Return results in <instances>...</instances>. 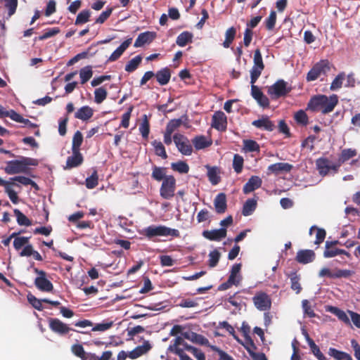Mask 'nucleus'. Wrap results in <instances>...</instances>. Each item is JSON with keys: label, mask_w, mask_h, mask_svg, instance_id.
I'll list each match as a JSON object with an SVG mask.
<instances>
[{"label": "nucleus", "mask_w": 360, "mask_h": 360, "mask_svg": "<svg viewBox=\"0 0 360 360\" xmlns=\"http://www.w3.org/2000/svg\"><path fill=\"white\" fill-rule=\"evenodd\" d=\"M338 103V97L335 94L328 97L326 95L312 96L307 103V110L313 112L321 111L323 114L332 112Z\"/></svg>", "instance_id": "1"}, {"label": "nucleus", "mask_w": 360, "mask_h": 360, "mask_svg": "<svg viewBox=\"0 0 360 360\" xmlns=\"http://www.w3.org/2000/svg\"><path fill=\"white\" fill-rule=\"evenodd\" d=\"M39 161L37 159L20 156L18 160H11L6 162L4 171L8 174L27 173L29 166H37Z\"/></svg>", "instance_id": "2"}, {"label": "nucleus", "mask_w": 360, "mask_h": 360, "mask_svg": "<svg viewBox=\"0 0 360 360\" xmlns=\"http://www.w3.org/2000/svg\"><path fill=\"white\" fill-rule=\"evenodd\" d=\"M141 234L148 239H152L154 237L158 236H172L175 238L180 237V232L179 230L171 229L163 225L149 226L142 231Z\"/></svg>", "instance_id": "3"}, {"label": "nucleus", "mask_w": 360, "mask_h": 360, "mask_svg": "<svg viewBox=\"0 0 360 360\" xmlns=\"http://www.w3.org/2000/svg\"><path fill=\"white\" fill-rule=\"evenodd\" d=\"M292 91V87L283 79L277 80L274 84L269 86L267 93L272 100L285 97Z\"/></svg>", "instance_id": "4"}, {"label": "nucleus", "mask_w": 360, "mask_h": 360, "mask_svg": "<svg viewBox=\"0 0 360 360\" xmlns=\"http://www.w3.org/2000/svg\"><path fill=\"white\" fill-rule=\"evenodd\" d=\"M173 141L179 152L182 155L189 156L193 153V146L185 135L176 133L173 136Z\"/></svg>", "instance_id": "5"}, {"label": "nucleus", "mask_w": 360, "mask_h": 360, "mask_svg": "<svg viewBox=\"0 0 360 360\" xmlns=\"http://www.w3.org/2000/svg\"><path fill=\"white\" fill-rule=\"evenodd\" d=\"M253 63V66L250 70L251 84H255L257 82L261 75L262 72L264 69V64L263 63L262 53L259 49H257L254 51Z\"/></svg>", "instance_id": "6"}, {"label": "nucleus", "mask_w": 360, "mask_h": 360, "mask_svg": "<svg viewBox=\"0 0 360 360\" xmlns=\"http://www.w3.org/2000/svg\"><path fill=\"white\" fill-rule=\"evenodd\" d=\"M176 189V179L172 175L167 176L160 186V196L166 200L171 199L174 195Z\"/></svg>", "instance_id": "7"}, {"label": "nucleus", "mask_w": 360, "mask_h": 360, "mask_svg": "<svg viewBox=\"0 0 360 360\" xmlns=\"http://www.w3.org/2000/svg\"><path fill=\"white\" fill-rule=\"evenodd\" d=\"M34 272L38 275L34 279L36 288L41 292H51L53 290V285L46 278V273L37 268L34 269Z\"/></svg>", "instance_id": "8"}, {"label": "nucleus", "mask_w": 360, "mask_h": 360, "mask_svg": "<svg viewBox=\"0 0 360 360\" xmlns=\"http://www.w3.org/2000/svg\"><path fill=\"white\" fill-rule=\"evenodd\" d=\"M330 70L329 62L327 60H321L316 63L307 75L308 82L314 81L322 74L325 75Z\"/></svg>", "instance_id": "9"}, {"label": "nucleus", "mask_w": 360, "mask_h": 360, "mask_svg": "<svg viewBox=\"0 0 360 360\" xmlns=\"http://www.w3.org/2000/svg\"><path fill=\"white\" fill-rule=\"evenodd\" d=\"M49 328L55 333L59 335H65L68 334L70 330L76 331L78 333H82L86 334L87 332H82L79 331L77 330H75L70 327L68 326V324L63 323L62 321H60L58 319L56 318H50L49 319Z\"/></svg>", "instance_id": "10"}, {"label": "nucleus", "mask_w": 360, "mask_h": 360, "mask_svg": "<svg viewBox=\"0 0 360 360\" xmlns=\"http://www.w3.org/2000/svg\"><path fill=\"white\" fill-rule=\"evenodd\" d=\"M252 302L255 307L259 311H269L271 307V299L264 292L260 291L252 297Z\"/></svg>", "instance_id": "11"}, {"label": "nucleus", "mask_w": 360, "mask_h": 360, "mask_svg": "<svg viewBox=\"0 0 360 360\" xmlns=\"http://www.w3.org/2000/svg\"><path fill=\"white\" fill-rule=\"evenodd\" d=\"M212 127L219 131H225L227 127V117L224 112L217 111L212 117Z\"/></svg>", "instance_id": "12"}, {"label": "nucleus", "mask_w": 360, "mask_h": 360, "mask_svg": "<svg viewBox=\"0 0 360 360\" xmlns=\"http://www.w3.org/2000/svg\"><path fill=\"white\" fill-rule=\"evenodd\" d=\"M227 231L225 228H221L214 230H205L202 232V236L212 241H220L226 238Z\"/></svg>", "instance_id": "13"}, {"label": "nucleus", "mask_w": 360, "mask_h": 360, "mask_svg": "<svg viewBox=\"0 0 360 360\" xmlns=\"http://www.w3.org/2000/svg\"><path fill=\"white\" fill-rule=\"evenodd\" d=\"M251 95L259 105L263 108H267L269 105V98L263 94L260 89L255 86V84H251Z\"/></svg>", "instance_id": "14"}, {"label": "nucleus", "mask_w": 360, "mask_h": 360, "mask_svg": "<svg viewBox=\"0 0 360 360\" xmlns=\"http://www.w3.org/2000/svg\"><path fill=\"white\" fill-rule=\"evenodd\" d=\"M182 336L193 343L198 344L200 345L209 346V340L205 336L194 333L193 331H186L182 333Z\"/></svg>", "instance_id": "15"}, {"label": "nucleus", "mask_w": 360, "mask_h": 360, "mask_svg": "<svg viewBox=\"0 0 360 360\" xmlns=\"http://www.w3.org/2000/svg\"><path fill=\"white\" fill-rule=\"evenodd\" d=\"M252 124L256 128L268 131H272L276 127L274 123L266 115H264L261 118L254 120Z\"/></svg>", "instance_id": "16"}, {"label": "nucleus", "mask_w": 360, "mask_h": 360, "mask_svg": "<svg viewBox=\"0 0 360 360\" xmlns=\"http://www.w3.org/2000/svg\"><path fill=\"white\" fill-rule=\"evenodd\" d=\"M12 186H18V184L10 181L4 180L0 177V186H4L5 192L8 194L10 200L14 204L18 203V197L17 193L11 188Z\"/></svg>", "instance_id": "17"}, {"label": "nucleus", "mask_w": 360, "mask_h": 360, "mask_svg": "<svg viewBox=\"0 0 360 360\" xmlns=\"http://www.w3.org/2000/svg\"><path fill=\"white\" fill-rule=\"evenodd\" d=\"M72 155L68 157L65 169L77 167L83 163L84 158L79 150H72Z\"/></svg>", "instance_id": "18"}, {"label": "nucleus", "mask_w": 360, "mask_h": 360, "mask_svg": "<svg viewBox=\"0 0 360 360\" xmlns=\"http://www.w3.org/2000/svg\"><path fill=\"white\" fill-rule=\"evenodd\" d=\"M292 165L287 162H277L269 165L267 168V174H274L278 175L281 172H289Z\"/></svg>", "instance_id": "19"}, {"label": "nucleus", "mask_w": 360, "mask_h": 360, "mask_svg": "<svg viewBox=\"0 0 360 360\" xmlns=\"http://www.w3.org/2000/svg\"><path fill=\"white\" fill-rule=\"evenodd\" d=\"M262 184V179L258 176H252L248 182L243 186V191L248 194L261 187Z\"/></svg>", "instance_id": "20"}, {"label": "nucleus", "mask_w": 360, "mask_h": 360, "mask_svg": "<svg viewBox=\"0 0 360 360\" xmlns=\"http://www.w3.org/2000/svg\"><path fill=\"white\" fill-rule=\"evenodd\" d=\"M156 37V34L153 32H145L141 33L134 42V47H141L146 44L151 43Z\"/></svg>", "instance_id": "21"}, {"label": "nucleus", "mask_w": 360, "mask_h": 360, "mask_svg": "<svg viewBox=\"0 0 360 360\" xmlns=\"http://www.w3.org/2000/svg\"><path fill=\"white\" fill-rule=\"evenodd\" d=\"M214 205L217 213H224L227 209V201L226 194L224 193H220L217 194L214 200Z\"/></svg>", "instance_id": "22"}, {"label": "nucleus", "mask_w": 360, "mask_h": 360, "mask_svg": "<svg viewBox=\"0 0 360 360\" xmlns=\"http://www.w3.org/2000/svg\"><path fill=\"white\" fill-rule=\"evenodd\" d=\"M315 259V253L311 250H302L297 252L296 261L300 264H308Z\"/></svg>", "instance_id": "23"}, {"label": "nucleus", "mask_w": 360, "mask_h": 360, "mask_svg": "<svg viewBox=\"0 0 360 360\" xmlns=\"http://www.w3.org/2000/svg\"><path fill=\"white\" fill-rule=\"evenodd\" d=\"M132 42V38H129L123 41L119 47H117L110 56L108 61L113 62L120 58L126 49L130 46Z\"/></svg>", "instance_id": "24"}, {"label": "nucleus", "mask_w": 360, "mask_h": 360, "mask_svg": "<svg viewBox=\"0 0 360 360\" xmlns=\"http://www.w3.org/2000/svg\"><path fill=\"white\" fill-rule=\"evenodd\" d=\"M151 349V345L148 341L144 342L143 345L138 346L128 354V357L131 359H136L143 354H146Z\"/></svg>", "instance_id": "25"}, {"label": "nucleus", "mask_w": 360, "mask_h": 360, "mask_svg": "<svg viewBox=\"0 0 360 360\" xmlns=\"http://www.w3.org/2000/svg\"><path fill=\"white\" fill-rule=\"evenodd\" d=\"M192 143L197 150L210 147L212 144L211 139H207L204 135L196 136L192 139Z\"/></svg>", "instance_id": "26"}, {"label": "nucleus", "mask_w": 360, "mask_h": 360, "mask_svg": "<svg viewBox=\"0 0 360 360\" xmlns=\"http://www.w3.org/2000/svg\"><path fill=\"white\" fill-rule=\"evenodd\" d=\"M157 82L161 86L166 85L169 83L171 78V71L168 68H164L155 73Z\"/></svg>", "instance_id": "27"}, {"label": "nucleus", "mask_w": 360, "mask_h": 360, "mask_svg": "<svg viewBox=\"0 0 360 360\" xmlns=\"http://www.w3.org/2000/svg\"><path fill=\"white\" fill-rule=\"evenodd\" d=\"M330 161L326 158H319L316 160V166L319 174L325 176L330 172Z\"/></svg>", "instance_id": "28"}, {"label": "nucleus", "mask_w": 360, "mask_h": 360, "mask_svg": "<svg viewBox=\"0 0 360 360\" xmlns=\"http://www.w3.org/2000/svg\"><path fill=\"white\" fill-rule=\"evenodd\" d=\"M350 275V271L349 270H338L335 274H332L330 270L328 268H323L319 273V276L320 277H329V278H341V277H347Z\"/></svg>", "instance_id": "29"}, {"label": "nucleus", "mask_w": 360, "mask_h": 360, "mask_svg": "<svg viewBox=\"0 0 360 360\" xmlns=\"http://www.w3.org/2000/svg\"><path fill=\"white\" fill-rule=\"evenodd\" d=\"M93 115L94 110L88 105H84L77 110L75 113V117L82 121H87L92 117Z\"/></svg>", "instance_id": "30"}, {"label": "nucleus", "mask_w": 360, "mask_h": 360, "mask_svg": "<svg viewBox=\"0 0 360 360\" xmlns=\"http://www.w3.org/2000/svg\"><path fill=\"white\" fill-rule=\"evenodd\" d=\"M326 311L335 315L339 320L342 321L346 325L351 326L350 320L347 314L343 310L336 307L328 306L326 308Z\"/></svg>", "instance_id": "31"}, {"label": "nucleus", "mask_w": 360, "mask_h": 360, "mask_svg": "<svg viewBox=\"0 0 360 360\" xmlns=\"http://www.w3.org/2000/svg\"><path fill=\"white\" fill-rule=\"evenodd\" d=\"M339 255H345L348 258L351 257L350 253L347 252L346 250L335 248H329L328 243L325 244V250L323 252L324 257L330 258Z\"/></svg>", "instance_id": "32"}, {"label": "nucleus", "mask_w": 360, "mask_h": 360, "mask_svg": "<svg viewBox=\"0 0 360 360\" xmlns=\"http://www.w3.org/2000/svg\"><path fill=\"white\" fill-rule=\"evenodd\" d=\"M143 139L147 140L150 134V122L146 115L142 116L141 123L139 128Z\"/></svg>", "instance_id": "33"}, {"label": "nucleus", "mask_w": 360, "mask_h": 360, "mask_svg": "<svg viewBox=\"0 0 360 360\" xmlns=\"http://www.w3.org/2000/svg\"><path fill=\"white\" fill-rule=\"evenodd\" d=\"M207 168V177L212 185L219 183L221 178L219 176V169L217 167L206 166Z\"/></svg>", "instance_id": "34"}, {"label": "nucleus", "mask_w": 360, "mask_h": 360, "mask_svg": "<svg viewBox=\"0 0 360 360\" xmlns=\"http://www.w3.org/2000/svg\"><path fill=\"white\" fill-rule=\"evenodd\" d=\"M257 200L254 198L248 199L243 205L242 214L244 216H249L252 214L257 207Z\"/></svg>", "instance_id": "35"}, {"label": "nucleus", "mask_w": 360, "mask_h": 360, "mask_svg": "<svg viewBox=\"0 0 360 360\" xmlns=\"http://www.w3.org/2000/svg\"><path fill=\"white\" fill-rule=\"evenodd\" d=\"M151 145L154 148L155 153L156 155L161 157L164 160L167 158L168 156L166 153L165 148L161 141L155 140L151 142Z\"/></svg>", "instance_id": "36"}, {"label": "nucleus", "mask_w": 360, "mask_h": 360, "mask_svg": "<svg viewBox=\"0 0 360 360\" xmlns=\"http://www.w3.org/2000/svg\"><path fill=\"white\" fill-rule=\"evenodd\" d=\"M357 155L356 149L346 148L341 151V153L338 158V160L340 163L344 164L351 158L355 157Z\"/></svg>", "instance_id": "37"}, {"label": "nucleus", "mask_w": 360, "mask_h": 360, "mask_svg": "<svg viewBox=\"0 0 360 360\" xmlns=\"http://www.w3.org/2000/svg\"><path fill=\"white\" fill-rule=\"evenodd\" d=\"M193 34L187 31L181 32L176 38V43L181 47L185 46L188 42H191Z\"/></svg>", "instance_id": "38"}, {"label": "nucleus", "mask_w": 360, "mask_h": 360, "mask_svg": "<svg viewBox=\"0 0 360 360\" xmlns=\"http://www.w3.org/2000/svg\"><path fill=\"white\" fill-rule=\"evenodd\" d=\"M142 61V56L141 55H138L131 59L125 65V71L128 72H132L135 71Z\"/></svg>", "instance_id": "39"}, {"label": "nucleus", "mask_w": 360, "mask_h": 360, "mask_svg": "<svg viewBox=\"0 0 360 360\" xmlns=\"http://www.w3.org/2000/svg\"><path fill=\"white\" fill-rule=\"evenodd\" d=\"M14 215L16 217L17 223L20 226H29L32 225V221L30 220L20 210L15 209L13 210Z\"/></svg>", "instance_id": "40"}, {"label": "nucleus", "mask_w": 360, "mask_h": 360, "mask_svg": "<svg viewBox=\"0 0 360 360\" xmlns=\"http://www.w3.org/2000/svg\"><path fill=\"white\" fill-rule=\"evenodd\" d=\"M236 34V30L234 27H229L225 33V40L223 42L224 48H229Z\"/></svg>", "instance_id": "41"}, {"label": "nucleus", "mask_w": 360, "mask_h": 360, "mask_svg": "<svg viewBox=\"0 0 360 360\" xmlns=\"http://www.w3.org/2000/svg\"><path fill=\"white\" fill-rule=\"evenodd\" d=\"M171 168L180 174H187L189 171V166L185 161L179 160L171 164Z\"/></svg>", "instance_id": "42"}, {"label": "nucleus", "mask_w": 360, "mask_h": 360, "mask_svg": "<svg viewBox=\"0 0 360 360\" xmlns=\"http://www.w3.org/2000/svg\"><path fill=\"white\" fill-rule=\"evenodd\" d=\"M151 176L153 179L158 181H160L164 180L166 176V168L154 166L153 167V172Z\"/></svg>", "instance_id": "43"}, {"label": "nucleus", "mask_w": 360, "mask_h": 360, "mask_svg": "<svg viewBox=\"0 0 360 360\" xmlns=\"http://www.w3.org/2000/svg\"><path fill=\"white\" fill-rule=\"evenodd\" d=\"M289 276L291 281V289L295 291L297 294H299L302 290V286L300 283V276H298L296 272H292L290 274Z\"/></svg>", "instance_id": "44"}, {"label": "nucleus", "mask_w": 360, "mask_h": 360, "mask_svg": "<svg viewBox=\"0 0 360 360\" xmlns=\"http://www.w3.org/2000/svg\"><path fill=\"white\" fill-rule=\"evenodd\" d=\"M314 230L316 231V240L314 241V243L316 245H319L323 242L326 236V232L323 229L318 228L316 226H312L309 229V234L311 235L313 231Z\"/></svg>", "instance_id": "45"}, {"label": "nucleus", "mask_w": 360, "mask_h": 360, "mask_svg": "<svg viewBox=\"0 0 360 360\" xmlns=\"http://www.w3.org/2000/svg\"><path fill=\"white\" fill-rule=\"evenodd\" d=\"M98 184V176L97 171L94 170L91 175L87 177L85 180L86 187L89 189H93L96 188Z\"/></svg>", "instance_id": "46"}, {"label": "nucleus", "mask_w": 360, "mask_h": 360, "mask_svg": "<svg viewBox=\"0 0 360 360\" xmlns=\"http://www.w3.org/2000/svg\"><path fill=\"white\" fill-rule=\"evenodd\" d=\"M243 149L247 152H259L260 147L257 141L251 139L243 140Z\"/></svg>", "instance_id": "47"}, {"label": "nucleus", "mask_w": 360, "mask_h": 360, "mask_svg": "<svg viewBox=\"0 0 360 360\" xmlns=\"http://www.w3.org/2000/svg\"><path fill=\"white\" fill-rule=\"evenodd\" d=\"M311 352L318 360H328V359L321 352L319 347L315 343L314 341H311L309 345Z\"/></svg>", "instance_id": "48"}, {"label": "nucleus", "mask_w": 360, "mask_h": 360, "mask_svg": "<svg viewBox=\"0 0 360 360\" xmlns=\"http://www.w3.org/2000/svg\"><path fill=\"white\" fill-rule=\"evenodd\" d=\"M294 119L298 124L307 126L309 123V118L307 113L302 110H298L294 115Z\"/></svg>", "instance_id": "49"}, {"label": "nucleus", "mask_w": 360, "mask_h": 360, "mask_svg": "<svg viewBox=\"0 0 360 360\" xmlns=\"http://www.w3.org/2000/svg\"><path fill=\"white\" fill-rule=\"evenodd\" d=\"M244 159L239 154H235L233 159V168L237 174L241 173L243 167Z\"/></svg>", "instance_id": "50"}, {"label": "nucleus", "mask_w": 360, "mask_h": 360, "mask_svg": "<svg viewBox=\"0 0 360 360\" xmlns=\"http://www.w3.org/2000/svg\"><path fill=\"white\" fill-rule=\"evenodd\" d=\"M91 12L89 10H83L77 15L75 24L76 25H82L89 21Z\"/></svg>", "instance_id": "51"}, {"label": "nucleus", "mask_w": 360, "mask_h": 360, "mask_svg": "<svg viewBox=\"0 0 360 360\" xmlns=\"http://www.w3.org/2000/svg\"><path fill=\"white\" fill-rule=\"evenodd\" d=\"M83 142V135L79 131H77L72 137V150L80 151V146Z\"/></svg>", "instance_id": "52"}, {"label": "nucleus", "mask_w": 360, "mask_h": 360, "mask_svg": "<svg viewBox=\"0 0 360 360\" xmlns=\"http://www.w3.org/2000/svg\"><path fill=\"white\" fill-rule=\"evenodd\" d=\"M276 19V12L271 11L269 17L264 20L265 27L267 30H272L275 27Z\"/></svg>", "instance_id": "53"}, {"label": "nucleus", "mask_w": 360, "mask_h": 360, "mask_svg": "<svg viewBox=\"0 0 360 360\" xmlns=\"http://www.w3.org/2000/svg\"><path fill=\"white\" fill-rule=\"evenodd\" d=\"M27 300L29 303L37 310L42 311L44 307L42 303L44 301L42 300H39L34 295L31 293H29L27 296Z\"/></svg>", "instance_id": "54"}, {"label": "nucleus", "mask_w": 360, "mask_h": 360, "mask_svg": "<svg viewBox=\"0 0 360 360\" xmlns=\"http://www.w3.org/2000/svg\"><path fill=\"white\" fill-rule=\"evenodd\" d=\"M108 92L103 87H99L94 91V101L96 103H101L107 97Z\"/></svg>", "instance_id": "55"}, {"label": "nucleus", "mask_w": 360, "mask_h": 360, "mask_svg": "<svg viewBox=\"0 0 360 360\" xmlns=\"http://www.w3.org/2000/svg\"><path fill=\"white\" fill-rule=\"evenodd\" d=\"M345 78V73L344 72L339 73L332 82L330 87V90L334 91L340 89L342 86V81Z\"/></svg>", "instance_id": "56"}, {"label": "nucleus", "mask_w": 360, "mask_h": 360, "mask_svg": "<svg viewBox=\"0 0 360 360\" xmlns=\"http://www.w3.org/2000/svg\"><path fill=\"white\" fill-rule=\"evenodd\" d=\"M93 72L91 67H85L80 70L79 76L81 78V84H84L87 82L92 77Z\"/></svg>", "instance_id": "57"}, {"label": "nucleus", "mask_w": 360, "mask_h": 360, "mask_svg": "<svg viewBox=\"0 0 360 360\" xmlns=\"http://www.w3.org/2000/svg\"><path fill=\"white\" fill-rule=\"evenodd\" d=\"M182 124V120L181 119H173L171 120L166 126L165 131L169 132L170 134H173V132L176 130Z\"/></svg>", "instance_id": "58"}, {"label": "nucleus", "mask_w": 360, "mask_h": 360, "mask_svg": "<svg viewBox=\"0 0 360 360\" xmlns=\"http://www.w3.org/2000/svg\"><path fill=\"white\" fill-rule=\"evenodd\" d=\"M59 32H60V29L58 27L49 28V29L46 30V31L43 34L40 35L38 38L36 37L34 39V41H36L37 39H38L39 41L45 40L46 39H49L50 37H52L56 35Z\"/></svg>", "instance_id": "59"}, {"label": "nucleus", "mask_w": 360, "mask_h": 360, "mask_svg": "<svg viewBox=\"0 0 360 360\" xmlns=\"http://www.w3.org/2000/svg\"><path fill=\"white\" fill-rule=\"evenodd\" d=\"M14 238L15 239L13 240V247L16 250H19L22 246H25L27 243H29V240L30 237H18L17 236Z\"/></svg>", "instance_id": "60"}, {"label": "nucleus", "mask_w": 360, "mask_h": 360, "mask_svg": "<svg viewBox=\"0 0 360 360\" xmlns=\"http://www.w3.org/2000/svg\"><path fill=\"white\" fill-rule=\"evenodd\" d=\"M3 1L4 0H0V4H1ZM4 1L6 2V8L8 9V16L11 17L16 11L18 0H4Z\"/></svg>", "instance_id": "61"}, {"label": "nucleus", "mask_w": 360, "mask_h": 360, "mask_svg": "<svg viewBox=\"0 0 360 360\" xmlns=\"http://www.w3.org/2000/svg\"><path fill=\"white\" fill-rule=\"evenodd\" d=\"M328 354L335 360H343L347 353L340 351L335 348L330 347Z\"/></svg>", "instance_id": "62"}, {"label": "nucleus", "mask_w": 360, "mask_h": 360, "mask_svg": "<svg viewBox=\"0 0 360 360\" xmlns=\"http://www.w3.org/2000/svg\"><path fill=\"white\" fill-rule=\"evenodd\" d=\"M220 259V253L217 250L211 251L209 254V266L214 267L217 265Z\"/></svg>", "instance_id": "63"}, {"label": "nucleus", "mask_w": 360, "mask_h": 360, "mask_svg": "<svg viewBox=\"0 0 360 360\" xmlns=\"http://www.w3.org/2000/svg\"><path fill=\"white\" fill-rule=\"evenodd\" d=\"M302 305L304 315H307L309 318L316 316V314L314 313V309H312L309 302L307 300H302Z\"/></svg>", "instance_id": "64"}]
</instances>
